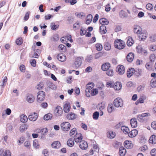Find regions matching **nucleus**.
Returning <instances> with one entry per match:
<instances>
[{"label":"nucleus","instance_id":"f257e3e1","mask_svg":"<svg viewBox=\"0 0 156 156\" xmlns=\"http://www.w3.org/2000/svg\"><path fill=\"white\" fill-rule=\"evenodd\" d=\"M99 21L100 23L102 25L100 27V33L101 34H105L107 31L105 25H107V20L105 18H102L99 20Z\"/></svg>","mask_w":156,"mask_h":156},{"label":"nucleus","instance_id":"f03ea898","mask_svg":"<svg viewBox=\"0 0 156 156\" xmlns=\"http://www.w3.org/2000/svg\"><path fill=\"white\" fill-rule=\"evenodd\" d=\"M94 84L92 82H89L86 85V89L85 90V95L87 97H90V92L94 87Z\"/></svg>","mask_w":156,"mask_h":156},{"label":"nucleus","instance_id":"7ed1b4c3","mask_svg":"<svg viewBox=\"0 0 156 156\" xmlns=\"http://www.w3.org/2000/svg\"><path fill=\"white\" fill-rule=\"evenodd\" d=\"M115 47L119 49H122L124 48L125 44L124 42L121 40L117 39L114 43Z\"/></svg>","mask_w":156,"mask_h":156},{"label":"nucleus","instance_id":"20e7f679","mask_svg":"<svg viewBox=\"0 0 156 156\" xmlns=\"http://www.w3.org/2000/svg\"><path fill=\"white\" fill-rule=\"evenodd\" d=\"M115 106L117 107H122L123 105V102L122 99L119 97L115 98L114 101Z\"/></svg>","mask_w":156,"mask_h":156},{"label":"nucleus","instance_id":"39448f33","mask_svg":"<svg viewBox=\"0 0 156 156\" xmlns=\"http://www.w3.org/2000/svg\"><path fill=\"white\" fill-rule=\"evenodd\" d=\"M82 62V61L81 58L80 57H77L73 64L72 67L74 69H77L81 66Z\"/></svg>","mask_w":156,"mask_h":156},{"label":"nucleus","instance_id":"423d86ee","mask_svg":"<svg viewBox=\"0 0 156 156\" xmlns=\"http://www.w3.org/2000/svg\"><path fill=\"white\" fill-rule=\"evenodd\" d=\"M45 93L44 92L42 91H39L37 96V101L40 103L43 101L45 98Z\"/></svg>","mask_w":156,"mask_h":156},{"label":"nucleus","instance_id":"0eeeda50","mask_svg":"<svg viewBox=\"0 0 156 156\" xmlns=\"http://www.w3.org/2000/svg\"><path fill=\"white\" fill-rule=\"evenodd\" d=\"M62 130L64 131L69 130L71 126L70 124L68 122H64L61 124Z\"/></svg>","mask_w":156,"mask_h":156},{"label":"nucleus","instance_id":"6e6552de","mask_svg":"<svg viewBox=\"0 0 156 156\" xmlns=\"http://www.w3.org/2000/svg\"><path fill=\"white\" fill-rule=\"evenodd\" d=\"M79 147L83 150H86L88 147L87 142L85 140L80 141L79 144Z\"/></svg>","mask_w":156,"mask_h":156},{"label":"nucleus","instance_id":"1a4fd4ad","mask_svg":"<svg viewBox=\"0 0 156 156\" xmlns=\"http://www.w3.org/2000/svg\"><path fill=\"white\" fill-rule=\"evenodd\" d=\"M125 69L124 66L122 65L118 66L116 68V70L119 75L123 74L125 72Z\"/></svg>","mask_w":156,"mask_h":156},{"label":"nucleus","instance_id":"9d476101","mask_svg":"<svg viewBox=\"0 0 156 156\" xmlns=\"http://www.w3.org/2000/svg\"><path fill=\"white\" fill-rule=\"evenodd\" d=\"M38 116V114L36 112H33L28 116L29 119L31 121H35L37 120Z\"/></svg>","mask_w":156,"mask_h":156},{"label":"nucleus","instance_id":"9b49d317","mask_svg":"<svg viewBox=\"0 0 156 156\" xmlns=\"http://www.w3.org/2000/svg\"><path fill=\"white\" fill-rule=\"evenodd\" d=\"M70 103L68 101H66L64 105L63 110L64 112L66 113L68 112L70 110Z\"/></svg>","mask_w":156,"mask_h":156},{"label":"nucleus","instance_id":"f8f14e48","mask_svg":"<svg viewBox=\"0 0 156 156\" xmlns=\"http://www.w3.org/2000/svg\"><path fill=\"white\" fill-rule=\"evenodd\" d=\"M26 97V100L29 103H31L34 101L35 98L33 94H27Z\"/></svg>","mask_w":156,"mask_h":156},{"label":"nucleus","instance_id":"ddd939ff","mask_svg":"<svg viewBox=\"0 0 156 156\" xmlns=\"http://www.w3.org/2000/svg\"><path fill=\"white\" fill-rule=\"evenodd\" d=\"M144 70L142 69L136 68L134 70L135 75L137 77L141 76L144 73Z\"/></svg>","mask_w":156,"mask_h":156},{"label":"nucleus","instance_id":"4468645a","mask_svg":"<svg viewBox=\"0 0 156 156\" xmlns=\"http://www.w3.org/2000/svg\"><path fill=\"white\" fill-rule=\"evenodd\" d=\"M57 58L59 61L64 62L66 60V56L62 53H59L57 56Z\"/></svg>","mask_w":156,"mask_h":156},{"label":"nucleus","instance_id":"2eb2a0df","mask_svg":"<svg viewBox=\"0 0 156 156\" xmlns=\"http://www.w3.org/2000/svg\"><path fill=\"white\" fill-rule=\"evenodd\" d=\"M147 33L142 32L138 34V37L140 40L144 41L146 39L147 37Z\"/></svg>","mask_w":156,"mask_h":156},{"label":"nucleus","instance_id":"dca6fc26","mask_svg":"<svg viewBox=\"0 0 156 156\" xmlns=\"http://www.w3.org/2000/svg\"><path fill=\"white\" fill-rule=\"evenodd\" d=\"M73 139L76 143H79V144L80 141H82L83 139L82 135L80 133H79L76 136H75Z\"/></svg>","mask_w":156,"mask_h":156},{"label":"nucleus","instance_id":"f3484780","mask_svg":"<svg viewBox=\"0 0 156 156\" xmlns=\"http://www.w3.org/2000/svg\"><path fill=\"white\" fill-rule=\"evenodd\" d=\"M66 118L69 120H72L76 118V114L72 112H70L67 114Z\"/></svg>","mask_w":156,"mask_h":156},{"label":"nucleus","instance_id":"a211bd4d","mask_svg":"<svg viewBox=\"0 0 156 156\" xmlns=\"http://www.w3.org/2000/svg\"><path fill=\"white\" fill-rule=\"evenodd\" d=\"M52 148H59L61 146L60 142L58 141L53 142L51 144Z\"/></svg>","mask_w":156,"mask_h":156},{"label":"nucleus","instance_id":"6ab92c4d","mask_svg":"<svg viewBox=\"0 0 156 156\" xmlns=\"http://www.w3.org/2000/svg\"><path fill=\"white\" fill-rule=\"evenodd\" d=\"M130 123L132 127H136L137 126V122L136 119L135 118L132 119L130 121Z\"/></svg>","mask_w":156,"mask_h":156},{"label":"nucleus","instance_id":"aec40b11","mask_svg":"<svg viewBox=\"0 0 156 156\" xmlns=\"http://www.w3.org/2000/svg\"><path fill=\"white\" fill-rule=\"evenodd\" d=\"M124 146L127 149H131L133 147V144L131 141L128 140L125 141L124 142Z\"/></svg>","mask_w":156,"mask_h":156},{"label":"nucleus","instance_id":"412c9836","mask_svg":"<svg viewBox=\"0 0 156 156\" xmlns=\"http://www.w3.org/2000/svg\"><path fill=\"white\" fill-rule=\"evenodd\" d=\"M138 134V131L136 129L132 130L130 132L129 131V136L130 137H133L135 136Z\"/></svg>","mask_w":156,"mask_h":156},{"label":"nucleus","instance_id":"4be33fe9","mask_svg":"<svg viewBox=\"0 0 156 156\" xmlns=\"http://www.w3.org/2000/svg\"><path fill=\"white\" fill-rule=\"evenodd\" d=\"M114 88L115 90H120L122 88L121 83L119 82H116L114 84Z\"/></svg>","mask_w":156,"mask_h":156},{"label":"nucleus","instance_id":"5701e85b","mask_svg":"<svg viewBox=\"0 0 156 156\" xmlns=\"http://www.w3.org/2000/svg\"><path fill=\"white\" fill-rule=\"evenodd\" d=\"M136 48L137 51L139 53H142V54H145L146 53H147L146 50L142 48V47L140 46H137Z\"/></svg>","mask_w":156,"mask_h":156},{"label":"nucleus","instance_id":"b1692460","mask_svg":"<svg viewBox=\"0 0 156 156\" xmlns=\"http://www.w3.org/2000/svg\"><path fill=\"white\" fill-rule=\"evenodd\" d=\"M133 31L135 33L138 35L142 31V29L139 26H135L134 27Z\"/></svg>","mask_w":156,"mask_h":156},{"label":"nucleus","instance_id":"393cba45","mask_svg":"<svg viewBox=\"0 0 156 156\" xmlns=\"http://www.w3.org/2000/svg\"><path fill=\"white\" fill-rule=\"evenodd\" d=\"M134 54L132 53H129L127 55L126 59L127 61L129 62H132L134 58Z\"/></svg>","mask_w":156,"mask_h":156},{"label":"nucleus","instance_id":"a878e982","mask_svg":"<svg viewBox=\"0 0 156 156\" xmlns=\"http://www.w3.org/2000/svg\"><path fill=\"white\" fill-rule=\"evenodd\" d=\"M75 15L77 17L80 19H82L85 17L86 16L85 13L83 12H76Z\"/></svg>","mask_w":156,"mask_h":156},{"label":"nucleus","instance_id":"bb28decb","mask_svg":"<svg viewBox=\"0 0 156 156\" xmlns=\"http://www.w3.org/2000/svg\"><path fill=\"white\" fill-rule=\"evenodd\" d=\"M126 153V150L123 147H120L119 148V154L120 156H124Z\"/></svg>","mask_w":156,"mask_h":156},{"label":"nucleus","instance_id":"cd10ccee","mask_svg":"<svg viewBox=\"0 0 156 156\" xmlns=\"http://www.w3.org/2000/svg\"><path fill=\"white\" fill-rule=\"evenodd\" d=\"M116 136V133L115 132L110 130L108 132V138L111 139L114 138Z\"/></svg>","mask_w":156,"mask_h":156},{"label":"nucleus","instance_id":"c85d7f7f","mask_svg":"<svg viewBox=\"0 0 156 156\" xmlns=\"http://www.w3.org/2000/svg\"><path fill=\"white\" fill-rule=\"evenodd\" d=\"M149 142L150 143L155 144L156 143V136L152 135L150 137Z\"/></svg>","mask_w":156,"mask_h":156},{"label":"nucleus","instance_id":"c756f323","mask_svg":"<svg viewBox=\"0 0 156 156\" xmlns=\"http://www.w3.org/2000/svg\"><path fill=\"white\" fill-rule=\"evenodd\" d=\"M67 144L69 147H73L74 144V139L73 138L69 139L67 142Z\"/></svg>","mask_w":156,"mask_h":156},{"label":"nucleus","instance_id":"7c9ffc66","mask_svg":"<svg viewBox=\"0 0 156 156\" xmlns=\"http://www.w3.org/2000/svg\"><path fill=\"white\" fill-rule=\"evenodd\" d=\"M134 73V69L133 68L131 69H129L127 72V76L128 77H130L133 73Z\"/></svg>","mask_w":156,"mask_h":156},{"label":"nucleus","instance_id":"2f4dec72","mask_svg":"<svg viewBox=\"0 0 156 156\" xmlns=\"http://www.w3.org/2000/svg\"><path fill=\"white\" fill-rule=\"evenodd\" d=\"M110 64L108 63V76H112L113 75L114 72L112 69H110Z\"/></svg>","mask_w":156,"mask_h":156},{"label":"nucleus","instance_id":"473e14b6","mask_svg":"<svg viewBox=\"0 0 156 156\" xmlns=\"http://www.w3.org/2000/svg\"><path fill=\"white\" fill-rule=\"evenodd\" d=\"M133 43V41L131 37H128V39L127 41L126 44L129 46H132Z\"/></svg>","mask_w":156,"mask_h":156},{"label":"nucleus","instance_id":"72a5a7b5","mask_svg":"<svg viewBox=\"0 0 156 156\" xmlns=\"http://www.w3.org/2000/svg\"><path fill=\"white\" fill-rule=\"evenodd\" d=\"M121 130L125 134H129V128L126 126H122L121 127Z\"/></svg>","mask_w":156,"mask_h":156},{"label":"nucleus","instance_id":"f704fd0d","mask_svg":"<svg viewBox=\"0 0 156 156\" xmlns=\"http://www.w3.org/2000/svg\"><path fill=\"white\" fill-rule=\"evenodd\" d=\"M87 18L86 24L89 25L92 20L93 16L91 14H89L87 15Z\"/></svg>","mask_w":156,"mask_h":156},{"label":"nucleus","instance_id":"c9c22d12","mask_svg":"<svg viewBox=\"0 0 156 156\" xmlns=\"http://www.w3.org/2000/svg\"><path fill=\"white\" fill-rule=\"evenodd\" d=\"M121 145V143L117 141H115L112 144V146L115 148H117L120 147Z\"/></svg>","mask_w":156,"mask_h":156},{"label":"nucleus","instance_id":"e433bc0d","mask_svg":"<svg viewBox=\"0 0 156 156\" xmlns=\"http://www.w3.org/2000/svg\"><path fill=\"white\" fill-rule=\"evenodd\" d=\"M105 54L106 53L104 52H99L95 54V58L96 59L99 58L101 57L105 56L106 55Z\"/></svg>","mask_w":156,"mask_h":156},{"label":"nucleus","instance_id":"4c0bfd02","mask_svg":"<svg viewBox=\"0 0 156 156\" xmlns=\"http://www.w3.org/2000/svg\"><path fill=\"white\" fill-rule=\"evenodd\" d=\"M50 27L52 30H56L58 29L59 25L58 24L55 25V23H51Z\"/></svg>","mask_w":156,"mask_h":156},{"label":"nucleus","instance_id":"58836bf2","mask_svg":"<svg viewBox=\"0 0 156 156\" xmlns=\"http://www.w3.org/2000/svg\"><path fill=\"white\" fill-rule=\"evenodd\" d=\"M55 111L58 115H61L62 113L63 112L62 108L59 106H58L56 108Z\"/></svg>","mask_w":156,"mask_h":156},{"label":"nucleus","instance_id":"ea45409f","mask_svg":"<svg viewBox=\"0 0 156 156\" xmlns=\"http://www.w3.org/2000/svg\"><path fill=\"white\" fill-rule=\"evenodd\" d=\"M52 117V115L50 113L45 114L44 116V119L45 120H48L51 119Z\"/></svg>","mask_w":156,"mask_h":156},{"label":"nucleus","instance_id":"a19ab883","mask_svg":"<svg viewBox=\"0 0 156 156\" xmlns=\"http://www.w3.org/2000/svg\"><path fill=\"white\" fill-rule=\"evenodd\" d=\"M41 53V50L39 49H37L36 51H34V55L33 57L38 58L39 56V55Z\"/></svg>","mask_w":156,"mask_h":156},{"label":"nucleus","instance_id":"79ce46f5","mask_svg":"<svg viewBox=\"0 0 156 156\" xmlns=\"http://www.w3.org/2000/svg\"><path fill=\"white\" fill-rule=\"evenodd\" d=\"M101 68L103 71H106V73L107 75V62H106L102 64L101 65Z\"/></svg>","mask_w":156,"mask_h":156},{"label":"nucleus","instance_id":"37998d69","mask_svg":"<svg viewBox=\"0 0 156 156\" xmlns=\"http://www.w3.org/2000/svg\"><path fill=\"white\" fill-rule=\"evenodd\" d=\"M20 121L23 123L26 122L28 120L27 117L24 115H21L20 116Z\"/></svg>","mask_w":156,"mask_h":156},{"label":"nucleus","instance_id":"c03bdc74","mask_svg":"<svg viewBox=\"0 0 156 156\" xmlns=\"http://www.w3.org/2000/svg\"><path fill=\"white\" fill-rule=\"evenodd\" d=\"M27 125L23 124L21 125L20 127V131L22 132H23L25 130L27 129Z\"/></svg>","mask_w":156,"mask_h":156},{"label":"nucleus","instance_id":"a18cd8bd","mask_svg":"<svg viewBox=\"0 0 156 156\" xmlns=\"http://www.w3.org/2000/svg\"><path fill=\"white\" fill-rule=\"evenodd\" d=\"M99 113L98 111H95L94 112L92 115L93 118L94 120H97L99 116Z\"/></svg>","mask_w":156,"mask_h":156},{"label":"nucleus","instance_id":"49530a36","mask_svg":"<svg viewBox=\"0 0 156 156\" xmlns=\"http://www.w3.org/2000/svg\"><path fill=\"white\" fill-rule=\"evenodd\" d=\"M90 94L92 96L95 95L98 93V89L96 88H94L90 91Z\"/></svg>","mask_w":156,"mask_h":156},{"label":"nucleus","instance_id":"de8ad7c7","mask_svg":"<svg viewBox=\"0 0 156 156\" xmlns=\"http://www.w3.org/2000/svg\"><path fill=\"white\" fill-rule=\"evenodd\" d=\"M51 39L54 42L58 41L59 40V35L58 34H54L51 38Z\"/></svg>","mask_w":156,"mask_h":156},{"label":"nucleus","instance_id":"09e8293b","mask_svg":"<svg viewBox=\"0 0 156 156\" xmlns=\"http://www.w3.org/2000/svg\"><path fill=\"white\" fill-rule=\"evenodd\" d=\"M116 109L115 108V107L113 106H111L109 105H108V112L109 113H111L112 112L115 111Z\"/></svg>","mask_w":156,"mask_h":156},{"label":"nucleus","instance_id":"8fccbe9b","mask_svg":"<svg viewBox=\"0 0 156 156\" xmlns=\"http://www.w3.org/2000/svg\"><path fill=\"white\" fill-rule=\"evenodd\" d=\"M95 47L96 50L98 51H101L103 48L102 45L99 43H97L95 44Z\"/></svg>","mask_w":156,"mask_h":156},{"label":"nucleus","instance_id":"3c124183","mask_svg":"<svg viewBox=\"0 0 156 156\" xmlns=\"http://www.w3.org/2000/svg\"><path fill=\"white\" fill-rule=\"evenodd\" d=\"M149 59L151 62H153L155 60L156 56L154 54H151L149 56Z\"/></svg>","mask_w":156,"mask_h":156},{"label":"nucleus","instance_id":"603ef678","mask_svg":"<svg viewBox=\"0 0 156 156\" xmlns=\"http://www.w3.org/2000/svg\"><path fill=\"white\" fill-rule=\"evenodd\" d=\"M76 133V135L78 134L76 131V128H73L70 130V136H72L74 135Z\"/></svg>","mask_w":156,"mask_h":156},{"label":"nucleus","instance_id":"864d4df0","mask_svg":"<svg viewBox=\"0 0 156 156\" xmlns=\"http://www.w3.org/2000/svg\"><path fill=\"white\" fill-rule=\"evenodd\" d=\"M150 86L152 87H156V80L152 79L150 82Z\"/></svg>","mask_w":156,"mask_h":156},{"label":"nucleus","instance_id":"5fc2aeb1","mask_svg":"<svg viewBox=\"0 0 156 156\" xmlns=\"http://www.w3.org/2000/svg\"><path fill=\"white\" fill-rule=\"evenodd\" d=\"M16 43L18 45H21L23 43L22 38L21 37H19L17 38L16 40Z\"/></svg>","mask_w":156,"mask_h":156},{"label":"nucleus","instance_id":"6e6d98bb","mask_svg":"<svg viewBox=\"0 0 156 156\" xmlns=\"http://www.w3.org/2000/svg\"><path fill=\"white\" fill-rule=\"evenodd\" d=\"M93 56L91 55H88L87 58L85 59V61L87 62H91V61L93 60Z\"/></svg>","mask_w":156,"mask_h":156},{"label":"nucleus","instance_id":"4d7b16f0","mask_svg":"<svg viewBox=\"0 0 156 156\" xmlns=\"http://www.w3.org/2000/svg\"><path fill=\"white\" fill-rule=\"evenodd\" d=\"M38 130L41 132L42 135H45V134L48 131V129L47 128H44L41 129H39Z\"/></svg>","mask_w":156,"mask_h":156},{"label":"nucleus","instance_id":"13d9d810","mask_svg":"<svg viewBox=\"0 0 156 156\" xmlns=\"http://www.w3.org/2000/svg\"><path fill=\"white\" fill-rule=\"evenodd\" d=\"M67 21L69 24L71 23L74 20L73 17L72 16H69L68 17L67 19Z\"/></svg>","mask_w":156,"mask_h":156},{"label":"nucleus","instance_id":"bf43d9fd","mask_svg":"<svg viewBox=\"0 0 156 156\" xmlns=\"http://www.w3.org/2000/svg\"><path fill=\"white\" fill-rule=\"evenodd\" d=\"M30 13V12H27L26 13L23 18V20L25 21H27L28 20L29 18Z\"/></svg>","mask_w":156,"mask_h":156},{"label":"nucleus","instance_id":"052dcab7","mask_svg":"<svg viewBox=\"0 0 156 156\" xmlns=\"http://www.w3.org/2000/svg\"><path fill=\"white\" fill-rule=\"evenodd\" d=\"M2 156H11V152L10 151L8 150H6Z\"/></svg>","mask_w":156,"mask_h":156},{"label":"nucleus","instance_id":"680f3d73","mask_svg":"<svg viewBox=\"0 0 156 156\" xmlns=\"http://www.w3.org/2000/svg\"><path fill=\"white\" fill-rule=\"evenodd\" d=\"M58 47L62 51H65L66 50V47L63 44L59 45L58 46Z\"/></svg>","mask_w":156,"mask_h":156},{"label":"nucleus","instance_id":"e2e57ef3","mask_svg":"<svg viewBox=\"0 0 156 156\" xmlns=\"http://www.w3.org/2000/svg\"><path fill=\"white\" fill-rule=\"evenodd\" d=\"M65 39H66L67 40L69 41L70 42L72 43L73 42V40L72 39V37L71 35H68L67 36L65 37Z\"/></svg>","mask_w":156,"mask_h":156},{"label":"nucleus","instance_id":"0e129e2a","mask_svg":"<svg viewBox=\"0 0 156 156\" xmlns=\"http://www.w3.org/2000/svg\"><path fill=\"white\" fill-rule=\"evenodd\" d=\"M119 16L122 18H124L126 16V12L122 10L121 11L119 12Z\"/></svg>","mask_w":156,"mask_h":156},{"label":"nucleus","instance_id":"69168bd1","mask_svg":"<svg viewBox=\"0 0 156 156\" xmlns=\"http://www.w3.org/2000/svg\"><path fill=\"white\" fill-rule=\"evenodd\" d=\"M150 50L154 51L156 50V45L155 44L151 45L150 47Z\"/></svg>","mask_w":156,"mask_h":156},{"label":"nucleus","instance_id":"338daca9","mask_svg":"<svg viewBox=\"0 0 156 156\" xmlns=\"http://www.w3.org/2000/svg\"><path fill=\"white\" fill-rule=\"evenodd\" d=\"M150 41L152 42H155L156 41V34L151 36L150 37Z\"/></svg>","mask_w":156,"mask_h":156},{"label":"nucleus","instance_id":"774afa93","mask_svg":"<svg viewBox=\"0 0 156 156\" xmlns=\"http://www.w3.org/2000/svg\"><path fill=\"white\" fill-rule=\"evenodd\" d=\"M151 156H156V149H153L151 151Z\"/></svg>","mask_w":156,"mask_h":156}]
</instances>
